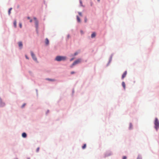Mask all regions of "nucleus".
<instances>
[{
    "label": "nucleus",
    "instance_id": "1",
    "mask_svg": "<svg viewBox=\"0 0 159 159\" xmlns=\"http://www.w3.org/2000/svg\"><path fill=\"white\" fill-rule=\"evenodd\" d=\"M66 58V57L65 56H57L56 57L55 60L57 61H65Z\"/></svg>",
    "mask_w": 159,
    "mask_h": 159
},
{
    "label": "nucleus",
    "instance_id": "2",
    "mask_svg": "<svg viewBox=\"0 0 159 159\" xmlns=\"http://www.w3.org/2000/svg\"><path fill=\"white\" fill-rule=\"evenodd\" d=\"M154 124L155 125V128L157 130L159 128V121L158 119L157 118L155 119Z\"/></svg>",
    "mask_w": 159,
    "mask_h": 159
},
{
    "label": "nucleus",
    "instance_id": "3",
    "mask_svg": "<svg viewBox=\"0 0 159 159\" xmlns=\"http://www.w3.org/2000/svg\"><path fill=\"white\" fill-rule=\"evenodd\" d=\"M81 62V59H78L77 60L75 61L72 64V66H71V67H72L73 66H74L77 64H78L79 63H80Z\"/></svg>",
    "mask_w": 159,
    "mask_h": 159
},
{
    "label": "nucleus",
    "instance_id": "4",
    "mask_svg": "<svg viewBox=\"0 0 159 159\" xmlns=\"http://www.w3.org/2000/svg\"><path fill=\"white\" fill-rule=\"evenodd\" d=\"M31 54L33 59L35 61H37V59L36 57L33 52L32 51L31 52Z\"/></svg>",
    "mask_w": 159,
    "mask_h": 159
},
{
    "label": "nucleus",
    "instance_id": "5",
    "mask_svg": "<svg viewBox=\"0 0 159 159\" xmlns=\"http://www.w3.org/2000/svg\"><path fill=\"white\" fill-rule=\"evenodd\" d=\"M35 26L36 29L37 30L38 27V20L35 21Z\"/></svg>",
    "mask_w": 159,
    "mask_h": 159
},
{
    "label": "nucleus",
    "instance_id": "6",
    "mask_svg": "<svg viewBox=\"0 0 159 159\" xmlns=\"http://www.w3.org/2000/svg\"><path fill=\"white\" fill-rule=\"evenodd\" d=\"M126 74H127V71H125L124 73L122 75V79H123L126 76Z\"/></svg>",
    "mask_w": 159,
    "mask_h": 159
},
{
    "label": "nucleus",
    "instance_id": "7",
    "mask_svg": "<svg viewBox=\"0 0 159 159\" xmlns=\"http://www.w3.org/2000/svg\"><path fill=\"white\" fill-rule=\"evenodd\" d=\"M18 45H19V47L20 48H21L22 47V46H23V44H22V42H19L18 43Z\"/></svg>",
    "mask_w": 159,
    "mask_h": 159
},
{
    "label": "nucleus",
    "instance_id": "8",
    "mask_svg": "<svg viewBox=\"0 0 159 159\" xmlns=\"http://www.w3.org/2000/svg\"><path fill=\"white\" fill-rule=\"evenodd\" d=\"M45 44L46 45H48L49 44V41L48 39L47 38H46L45 39Z\"/></svg>",
    "mask_w": 159,
    "mask_h": 159
},
{
    "label": "nucleus",
    "instance_id": "9",
    "mask_svg": "<svg viewBox=\"0 0 159 159\" xmlns=\"http://www.w3.org/2000/svg\"><path fill=\"white\" fill-rule=\"evenodd\" d=\"M96 36V33L95 32H93L91 34V37L92 38H93Z\"/></svg>",
    "mask_w": 159,
    "mask_h": 159
},
{
    "label": "nucleus",
    "instance_id": "10",
    "mask_svg": "<svg viewBox=\"0 0 159 159\" xmlns=\"http://www.w3.org/2000/svg\"><path fill=\"white\" fill-rule=\"evenodd\" d=\"M22 136L23 138H26V137L27 135L25 133H23L22 134Z\"/></svg>",
    "mask_w": 159,
    "mask_h": 159
},
{
    "label": "nucleus",
    "instance_id": "11",
    "mask_svg": "<svg viewBox=\"0 0 159 159\" xmlns=\"http://www.w3.org/2000/svg\"><path fill=\"white\" fill-rule=\"evenodd\" d=\"M122 85L124 89L125 88V84L124 82H123L122 83Z\"/></svg>",
    "mask_w": 159,
    "mask_h": 159
},
{
    "label": "nucleus",
    "instance_id": "12",
    "mask_svg": "<svg viewBox=\"0 0 159 159\" xmlns=\"http://www.w3.org/2000/svg\"><path fill=\"white\" fill-rule=\"evenodd\" d=\"M76 17H77V21L78 22H80L81 20H80L79 17L78 16H77Z\"/></svg>",
    "mask_w": 159,
    "mask_h": 159
},
{
    "label": "nucleus",
    "instance_id": "13",
    "mask_svg": "<svg viewBox=\"0 0 159 159\" xmlns=\"http://www.w3.org/2000/svg\"><path fill=\"white\" fill-rule=\"evenodd\" d=\"M14 25L15 28L16 27V20H15L13 23Z\"/></svg>",
    "mask_w": 159,
    "mask_h": 159
},
{
    "label": "nucleus",
    "instance_id": "14",
    "mask_svg": "<svg viewBox=\"0 0 159 159\" xmlns=\"http://www.w3.org/2000/svg\"><path fill=\"white\" fill-rule=\"evenodd\" d=\"M86 146V144H84V145L82 146V148L83 149H85Z\"/></svg>",
    "mask_w": 159,
    "mask_h": 159
},
{
    "label": "nucleus",
    "instance_id": "15",
    "mask_svg": "<svg viewBox=\"0 0 159 159\" xmlns=\"http://www.w3.org/2000/svg\"><path fill=\"white\" fill-rule=\"evenodd\" d=\"M12 9V8H10L9 9V11H8V14L9 15H10V13H11V10Z\"/></svg>",
    "mask_w": 159,
    "mask_h": 159
},
{
    "label": "nucleus",
    "instance_id": "16",
    "mask_svg": "<svg viewBox=\"0 0 159 159\" xmlns=\"http://www.w3.org/2000/svg\"><path fill=\"white\" fill-rule=\"evenodd\" d=\"M80 5L81 6H83V5H82V1L81 0H80Z\"/></svg>",
    "mask_w": 159,
    "mask_h": 159
},
{
    "label": "nucleus",
    "instance_id": "17",
    "mask_svg": "<svg viewBox=\"0 0 159 159\" xmlns=\"http://www.w3.org/2000/svg\"><path fill=\"white\" fill-rule=\"evenodd\" d=\"M47 80H49V81H54L55 80L53 79H47Z\"/></svg>",
    "mask_w": 159,
    "mask_h": 159
},
{
    "label": "nucleus",
    "instance_id": "18",
    "mask_svg": "<svg viewBox=\"0 0 159 159\" xmlns=\"http://www.w3.org/2000/svg\"><path fill=\"white\" fill-rule=\"evenodd\" d=\"M132 128V125L130 123L129 124V129H131Z\"/></svg>",
    "mask_w": 159,
    "mask_h": 159
},
{
    "label": "nucleus",
    "instance_id": "19",
    "mask_svg": "<svg viewBox=\"0 0 159 159\" xmlns=\"http://www.w3.org/2000/svg\"><path fill=\"white\" fill-rule=\"evenodd\" d=\"M39 147H38V148H37L36 150V152H38L39 151Z\"/></svg>",
    "mask_w": 159,
    "mask_h": 159
},
{
    "label": "nucleus",
    "instance_id": "20",
    "mask_svg": "<svg viewBox=\"0 0 159 159\" xmlns=\"http://www.w3.org/2000/svg\"><path fill=\"white\" fill-rule=\"evenodd\" d=\"M78 13L80 16H82V13L81 12H79Z\"/></svg>",
    "mask_w": 159,
    "mask_h": 159
},
{
    "label": "nucleus",
    "instance_id": "21",
    "mask_svg": "<svg viewBox=\"0 0 159 159\" xmlns=\"http://www.w3.org/2000/svg\"><path fill=\"white\" fill-rule=\"evenodd\" d=\"M78 53V52H76L75 53L74 55V56H76V55H77Z\"/></svg>",
    "mask_w": 159,
    "mask_h": 159
},
{
    "label": "nucleus",
    "instance_id": "22",
    "mask_svg": "<svg viewBox=\"0 0 159 159\" xmlns=\"http://www.w3.org/2000/svg\"><path fill=\"white\" fill-rule=\"evenodd\" d=\"M25 105V104L24 103L22 106V108H23Z\"/></svg>",
    "mask_w": 159,
    "mask_h": 159
},
{
    "label": "nucleus",
    "instance_id": "23",
    "mask_svg": "<svg viewBox=\"0 0 159 159\" xmlns=\"http://www.w3.org/2000/svg\"><path fill=\"white\" fill-rule=\"evenodd\" d=\"M19 26L20 28H22V24L21 23H19Z\"/></svg>",
    "mask_w": 159,
    "mask_h": 159
},
{
    "label": "nucleus",
    "instance_id": "24",
    "mask_svg": "<svg viewBox=\"0 0 159 159\" xmlns=\"http://www.w3.org/2000/svg\"><path fill=\"white\" fill-rule=\"evenodd\" d=\"M84 21L85 22H86L87 21V19L86 17H85V19H84Z\"/></svg>",
    "mask_w": 159,
    "mask_h": 159
},
{
    "label": "nucleus",
    "instance_id": "25",
    "mask_svg": "<svg viewBox=\"0 0 159 159\" xmlns=\"http://www.w3.org/2000/svg\"><path fill=\"white\" fill-rule=\"evenodd\" d=\"M127 157L126 156H123L122 159H126Z\"/></svg>",
    "mask_w": 159,
    "mask_h": 159
},
{
    "label": "nucleus",
    "instance_id": "26",
    "mask_svg": "<svg viewBox=\"0 0 159 159\" xmlns=\"http://www.w3.org/2000/svg\"><path fill=\"white\" fill-rule=\"evenodd\" d=\"M75 73V72H74V71H72V72H71L70 73H71V74H73Z\"/></svg>",
    "mask_w": 159,
    "mask_h": 159
},
{
    "label": "nucleus",
    "instance_id": "27",
    "mask_svg": "<svg viewBox=\"0 0 159 159\" xmlns=\"http://www.w3.org/2000/svg\"><path fill=\"white\" fill-rule=\"evenodd\" d=\"M34 20H35V21L37 20V19H36V17H34Z\"/></svg>",
    "mask_w": 159,
    "mask_h": 159
},
{
    "label": "nucleus",
    "instance_id": "28",
    "mask_svg": "<svg viewBox=\"0 0 159 159\" xmlns=\"http://www.w3.org/2000/svg\"><path fill=\"white\" fill-rule=\"evenodd\" d=\"M74 59V58H72L70 60V61H72V60H73Z\"/></svg>",
    "mask_w": 159,
    "mask_h": 159
},
{
    "label": "nucleus",
    "instance_id": "29",
    "mask_svg": "<svg viewBox=\"0 0 159 159\" xmlns=\"http://www.w3.org/2000/svg\"><path fill=\"white\" fill-rule=\"evenodd\" d=\"M137 159H141V158L140 157H138Z\"/></svg>",
    "mask_w": 159,
    "mask_h": 159
},
{
    "label": "nucleus",
    "instance_id": "30",
    "mask_svg": "<svg viewBox=\"0 0 159 159\" xmlns=\"http://www.w3.org/2000/svg\"><path fill=\"white\" fill-rule=\"evenodd\" d=\"M25 57L27 59H29V58H28V57H27V56L26 55L25 56Z\"/></svg>",
    "mask_w": 159,
    "mask_h": 159
},
{
    "label": "nucleus",
    "instance_id": "31",
    "mask_svg": "<svg viewBox=\"0 0 159 159\" xmlns=\"http://www.w3.org/2000/svg\"><path fill=\"white\" fill-rule=\"evenodd\" d=\"M32 19H30V22H32Z\"/></svg>",
    "mask_w": 159,
    "mask_h": 159
},
{
    "label": "nucleus",
    "instance_id": "32",
    "mask_svg": "<svg viewBox=\"0 0 159 159\" xmlns=\"http://www.w3.org/2000/svg\"><path fill=\"white\" fill-rule=\"evenodd\" d=\"M27 19H30V18L29 17H27Z\"/></svg>",
    "mask_w": 159,
    "mask_h": 159
},
{
    "label": "nucleus",
    "instance_id": "33",
    "mask_svg": "<svg viewBox=\"0 0 159 159\" xmlns=\"http://www.w3.org/2000/svg\"><path fill=\"white\" fill-rule=\"evenodd\" d=\"M81 32L82 33H83V32L82 31H81Z\"/></svg>",
    "mask_w": 159,
    "mask_h": 159
},
{
    "label": "nucleus",
    "instance_id": "34",
    "mask_svg": "<svg viewBox=\"0 0 159 159\" xmlns=\"http://www.w3.org/2000/svg\"><path fill=\"white\" fill-rule=\"evenodd\" d=\"M98 2L100 1V0H98Z\"/></svg>",
    "mask_w": 159,
    "mask_h": 159
}]
</instances>
